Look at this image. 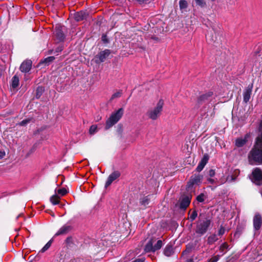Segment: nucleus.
<instances>
[{
    "label": "nucleus",
    "mask_w": 262,
    "mask_h": 262,
    "mask_svg": "<svg viewBox=\"0 0 262 262\" xmlns=\"http://www.w3.org/2000/svg\"><path fill=\"white\" fill-rule=\"evenodd\" d=\"M249 160L251 163L252 162L262 163V140L257 139L256 143L249 155Z\"/></svg>",
    "instance_id": "f257e3e1"
},
{
    "label": "nucleus",
    "mask_w": 262,
    "mask_h": 262,
    "mask_svg": "<svg viewBox=\"0 0 262 262\" xmlns=\"http://www.w3.org/2000/svg\"><path fill=\"white\" fill-rule=\"evenodd\" d=\"M211 224V220L208 218L199 219L196 223L195 232L201 236L204 234L209 229Z\"/></svg>",
    "instance_id": "f03ea898"
},
{
    "label": "nucleus",
    "mask_w": 262,
    "mask_h": 262,
    "mask_svg": "<svg viewBox=\"0 0 262 262\" xmlns=\"http://www.w3.org/2000/svg\"><path fill=\"white\" fill-rule=\"evenodd\" d=\"M163 246V242L161 240L157 241L155 237L149 239L146 244L144 251L145 253L154 252L161 249Z\"/></svg>",
    "instance_id": "7ed1b4c3"
},
{
    "label": "nucleus",
    "mask_w": 262,
    "mask_h": 262,
    "mask_svg": "<svg viewBox=\"0 0 262 262\" xmlns=\"http://www.w3.org/2000/svg\"><path fill=\"white\" fill-rule=\"evenodd\" d=\"M124 110L120 108L117 111L113 113L109 118L106 120L105 129H108L114 125L116 124L121 118L123 115Z\"/></svg>",
    "instance_id": "20e7f679"
},
{
    "label": "nucleus",
    "mask_w": 262,
    "mask_h": 262,
    "mask_svg": "<svg viewBox=\"0 0 262 262\" xmlns=\"http://www.w3.org/2000/svg\"><path fill=\"white\" fill-rule=\"evenodd\" d=\"M163 104V101L162 100H160L155 108L150 109L147 111L146 115L149 118L152 120H156L161 114Z\"/></svg>",
    "instance_id": "39448f33"
},
{
    "label": "nucleus",
    "mask_w": 262,
    "mask_h": 262,
    "mask_svg": "<svg viewBox=\"0 0 262 262\" xmlns=\"http://www.w3.org/2000/svg\"><path fill=\"white\" fill-rule=\"evenodd\" d=\"M252 181L256 185L262 184V171L258 168L254 169L252 172Z\"/></svg>",
    "instance_id": "423d86ee"
},
{
    "label": "nucleus",
    "mask_w": 262,
    "mask_h": 262,
    "mask_svg": "<svg viewBox=\"0 0 262 262\" xmlns=\"http://www.w3.org/2000/svg\"><path fill=\"white\" fill-rule=\"evenodd\" d=\"M253 87V83L249 84L245 89L244 90L243 95V101L245 103H247L250 99L252 93V89Z\"/></svg>",
    "instance_id": "0eeeda50"
},
{
    "label": "nucleus",
    "mask_w": 262,
    "mask_h": 262,
    "mask_svg": "<svg viewBox=\"0 0 262 262\" xmlns=\"http://www.w3.org/2000/svg\"><path fill=\"white\" fill-rule=\"evenodd\" d=\"M110 54L111 51L110 50L108 49H106L104 51L100 52L95 57L96 62L100 63L104 62L106 60V59L108 57Z\"/></svg>",
    "instance_id": "6e6552de"
},
{
    "label": "nucleus",
    "mask_w": 262,
    "mask_h": 262,
    "mask_svg": "<svg viewBox=\"0 0 262 262\" xmlns=\"http://www.w3.org/2000/svg\"><path fill=\"white\" fill-rule=\"evenodd\" d=\"M191 197L190 196H184L180 199V208L185 209L190 204Z\"/></svg>",
    "instance_id": "1a4fd4ad"
},
{
    "label": "nucleus",
    "mask_w": 262,
    "mask_h": 262,
    "mask_svg": "<svg viewBox=\"0 0 262 262\" xmlns=\"http://www.w3.org/2000/svg\"><path fill=\"white\" fill-rule=\"evenodd\" d=\"M32 67V61L31 60H26L22 62L20 66V70L24 73H27L30 71Z\"/></svg>",
    "instance_id": "9d476101"
},
{
    "label": "nucleus",
    "mask_w": 262,
    "mask_h": 262,
    "mask_svg": "<svg viewBox=\"0 0 262 262\" xmlns=\"http://www.w3.org/2000/svg\"><path fill=\"white\" fill-rule=\"evenodd\" d=\"M214 95L212 92H208L201 95L198 101L199 103H202L207 101L211 100L212 98H214Z\"/></svg>",
    "instance_id": "9b49d317"
},
{
    "label": "nucleus",
    "mask_w": 262,
    "mask_h": 262,
    "mask_svg": "<svg viewBox=\"0 0 262 262\" xmlns=\"http://www.w3.org/2000/svg\"><path fill=\"white\" fill-rule=\"evenodd\" d=\"M72 226L70 225L67 224L64 225L58 230L55 235L58 236L67 234L72 230Z\"/></svg>",
    "instance_id": "f8f14e48"
},
{
    "label": "nucleus",
    "mask_w": 262,
    "mask_h": 262,
    "mask_svg": "<svg viewBox=\"0 0 262 262\" xmlns=\"http://www.w3.org/2000/svg\"><path fill=\"white\" fill-rule=\"evenodd\" d=\"M120 176V173L119 171H116L111 173L108 177L107 180L105 183V187H107L110 186L112 183L119 178Z\"/></svg>",
    "instance_id": "ddd939ff"
},
{
    "label": "nucleus",
    "mask_w": 262,
    "mask_h": 262,
    "mask_svg": "<svg viewBox=\"0 0 262 262\" xmlns=\"http://www.w3.org/2000/svg\"><path fill=\"white\" fill-rule=\"evenodd\" d=\"M209 160V156L207 154H205L204 155L203 158L202 159L201 161L199 162L196 168V170L198 172H200L203 170L207 163L208 162Z\"/></svg>",
    "instance_id": "4468645a"
},
{
    "label": "nucleus",
    "mask_w": 262,
    "mask_h": 262,
    "mask_svg": "<svg viewBox=\"0 0 262 262\" xmlns=\"http://www.w3.org/2000/svg\"><path fill=\"white\" fill-rule=\"evenodd\" d=\"M262 219L260 214H257L253 219V226L255 230H259L261 226Z\"/></svg>",
    "instance_id": "2eb2a0df"
},
{
    "label": "nucleus",
    "mask_w": 262,
    "mask_h": 262,
    "mask_svg": "<svg viewBox=\"0 0 262 262\" xmlns=\"http://www.w3.org/2000/svg\"><path fill=\"white\" fill-rule=\"evenodd\" d=\"M250 135L246 134L244 138H237L235 141V145L237 147H240L243 146L247 141L248 138Z\"/></svg>",
    "instance_id": "dca6fc26"
},
{
    "label": "nucleus",
    "mask_w": 262,
    "mask_h": 262,
    "mask_svg": "<svg viewBox=\"0 0 262 262\" xmlns=\"http://www.w3.org/2000/svg\"><path fill=\"white\" fill-rule=\"evenodd\" d=\"M87 16V13L84 11H79L74 14L75 19L77 21H81L85 19Z\"/></svg>",
    "instance_id": "f3484780"
},
{
    "label": "nucleus",
    "mask_w": 262,
    "mask_h": 262,
    "mask_svg": "<svg viewBox=\"0 0 262 262\" xmlns=\"http://www.w3.org/2000/svg\"><path fill=\"white\" fill-rule=\"evenodd\" d=\"M164 254L166 256H170L172 255L174 253L173 248L172 247V246L171 245H167L165 247L164 250Z\"/></svg>",
    "instance_id": "a211bd4d"
},
{
    "label": "nucleus",
    "mask_w": 262,
    "mask_h": 262,
    "mask_svg": "<svg viewBox=\"0 0 262 262\" xmlns=\"http://www.w3.org/2000/svg\"><path fill=\"white\" fill-rule=\"evenodd\" d=\"M202 178V176L199 174L193 176L191 177L189 183H190V185L198 184L201 182Z\"/></svg>",
    "instance_id": "6ab92c4d"
},
{
    "label": "nucleus",
    "mask_w": 262,
    "mask_h": 262,
    "mask_svg": "<svg viewBox=\"0 0 262 262\" xmlns=\"http://www.w3.org/2000/svg\"><path fill=\"white\" fill-rule=\"evenodd\" d=\"M19 83V78L17 75H14L11 80V86L13 89L16 88Z\"/></svg>",
    "instance_id": "aec40b11"
},
{
    "label": "nucleus",
    "mask_w": 262,
    "mask_h": 262,
    "mask_svg": "<svg viewBox=\"0 0 262 262\" xmlns=\"http://www.w3.org/2000/svg\"><path fill=\"white\" fill-rule=\"evenodd\" d=\"M149 203V198L148 196H143L140 199V204L144 206H146Z\"/></svg>",
    "instance_id": "412c9836"
},
{
    "label": "nucleus",
    "mask_w": 262,
    "mask_h": 262,
    "mask_svg": "<svg viewBox=\"0 0 262 262\" xmlns=\"http://www.w3.org/2000/svg\"><path fill=\"white\" fill-rule=\"evenodd\" d=\"M218 240L217 235L215 234L210 235L208 237L207 242L209 244H212Z\"/></svg>",
    "instance_id": "4be33fe9"
},
{
    "label": "nucleus",
    "mask_w": 262,
    "mask_h": 262,
    "mask_svg": "<svg viewBox=\"0 0 262 262\" xmlns=\"http://www.w3.org/2000/svg\"><path fill=\"white\" fill-rule=\"evenodd\" d=\"M179 6L181 10L185 9L188 7V3L185 0H180L179 2Z\"/></svg>",
    "instance_id": "5701e85b"
},
{
    "label": "nucleus",
    "mask_w": 262,
    "mask_h": 262,
    "mask_svg": "<svg viewBox=\"0 0 262 262\" xmlns=\"http://www.w3.org/2000/svg\"><path fill=\"white\" fill-rule=\"evenodd\" d=\"M50 201L53 205H56L59 202V197L57 195H54L51 197Z\"/></svg>",
    "instance_id": "b1692460"
},
{
    "label": "nucleus",
    "mask_w": 262,
    "mask_h": 262,
    "mask_svg": "<svg viewBox=\"0 0 262 262\" xmlns=\"http://www.w3.org/2000/svg\"><path fill=\"white\" fill-rule=\"evenodd\" d=\"M44 91V89L42 86H38L36 89V97L39 98L42 95Z\"/></svg>",
    "instance_id": "393cba45"
},
{
    "label": "nucleus",
    "mask_w": 262,
    "mask_h": 262,
    "mask_svg": "<svg viewBox=\"0 0 262 262\" xmlns=\"http://www.w3.org/2000/svg\"><path fill=\"white\" fill-rule=\"evenodd\" d=\"M52 243V241L50 240L45 245V246L40 250V252L43 253L46 251L49 248L51 247Z\"/></svg>",
    "instance_id": "a878e982"
},
{
    "label": "nucleus",
    "mask_w": 262,
    "mask_h": 262,
    "mask_svg": "<svg viewBox=\"0 0 262 262\" xmlns=\"http://www.w3.org/2000/svg\"><path fill=\"white\" fill-rule=\"evenodd\" d=\"M206 196L203 193L197 196L196 200L198 202L202 203L206 199Z\"/></svg>",
    "instance_id": "bb28decb"
},
{
    "label": "nucleus",
    "mask_w": 262,
    "mask_h": 262,
    "mask_svg": "<svg viewBox=\"0 0 262 262\" xmlns=\"http://www.w3.org/2000/svg\"><path fill=\"white\" fill-rule=\"evenodd\" d=\"M56 36L59 41H62L64 39V34L60 31H57Z\"/></svg>",
    "instance_id": "cd10ccee"
},
{
    "label": "nucleus",
    "mask_w": 262,
    "mask_h": 262,
    "mask_svg": "<svg viewBox=\"0 0 262 262\" xmlns=\"http://www.w3.org/2000/svg\"><path fill=\"white\" fill-rule=\"evenodd\" d=\"M195 1L196 5L202 8H204L206 6V2L204 0H195Z\"/></svg>",
    "instance_id": "c85d7f7f"
},
{
    "label": "nucleus",
    "mask_w": 262,
    "mask_h": 262,
    "mask_svg": "<svg viewBox=\"0 0 262 262\" xmlns=\"http://www.w3.org/2000/svg\"><path fill=\"white\" fill-rule=\"evenodd\" d=\"M97 132V126L95 125H92L89 130V133L91 135L94 134Z\"/></svg>",
    "instance_id": "c756f323"
},
{
    "label": "nucleus",
    "mask_w": 262,
    "mask_h": 262,
    "mask_svg": "<svg viewBox=\"0 0 262 262\" xmlns=\"http://www.w3.org/2000/svg\"><path fill=\"white\" fill-rule=\"evenodd\" d=\"M235 179V178H234L233 176H228L226 180H222L221 182H220V184H224L226 181L232 182L234 181Z\"/></svg>",
    "instance_id": "7c9ffc66"
},
{
    "label": "nucleus",
    "mask_w": 262,
    "mask_h": 262,
    "mask_svg": "<svg viewBox=\"0 0 262 262\" xmlns=\"http://www.w3.org/2000/svg\"><path fill=\"white\" fill-rule=\"evenodd\" d=\"M198 215V212L196 210H193L192 213L190 214L189 218L190 219L193 221H194Z\"/></svg>",
    "instance_id": "2f4dec72"
},
{
    "label": "nucleus",
    "mask_w": 262,
    "mask_h": 262,
    "mask_svg": "<svg viewBox=\"0 0 262 262\" xmlns=\"http://www.w3.org/2000/svg\"><path fill=\"white\" fill-rule=\"evenodd\" d=\"M31 121V119H26L23 120L22 121L19 122L18 124L20 126H25L27 124L30 123Z\"/></svg>",
    "instance_id": "473e14b6"
},
{
    "label": "nucleus",
    "mask_w": 262,
    "mask_h": 262,
    "mask_svg": "<svg viewBox=\"0 0 262 262\" xmlns=\"http://www.w3.org/2000/svg\"><path fill=\"white\" fill-rule=\"evenodd\" d=\"M57 192L58 194H60L61 196H63L67 193V190L66 188H62L58 189Z\"/></svg>",
    "instance_id": "72a5a7b5"
},
{
    "label": "nucleus",
    "mask_w": 262,
    "mask_h": 262,
    "mask_svg": "<svg viewBox=\"0 0 262 262\" xmlns=\"http://www.w3.org/2000/svg\"><path fill=\"white\" fill-rule=\"evenodd\" d=\"M121 94H122V93H121V91H118V92H117L116 93H115L112 96L111 99L113 100V99L117 98H119V97H121Z\"/></svg>",
    "instance_id": "f704fd0d"
},
{
    "label": "nucleus",
    "mask_w": 262,
    "mask_h": 262,
    "mask_svg": "<svg viewBox=\"0 0 262 262\" xmlns=\"http://www.w3.org/2000/svg\"><path fill=\"white\" fill-rule=\"evenodd\" d=\"M55 58L53 56H50L45 58L43 60V62L46 63H49L54 60Z\"/></svg>",
    "instance_id": "c9c22d12"
},
{
    "label": "nucleus",
    "mask_w": 262,
    "mask_h": 262,
    "mask_svg": "<svg viewBox=\"0 0 262 262\" xmlns=\"http://www.w3.org/2000/svg\"><path fill=\"white\" fill-rule=\"evenodd\" d=\"M220 256L216 255L209 259L208 262H217L219 259Z\"/></svg>",
    "instance_id": "e433bc0d"
},
{
    "label": "nucleus",
    "mask_w": 262,
    "mask_h": 262,
    "mask_svg": "<svg viewBox=\"0 0 262 262\" xmlns=\"http://www.w3.org/2000/svg\"><path fill=\"white\" fill-rule=\"evenodd\" d=\"M225 228L221 226L219 230L218 234L219 235H223L225 233Z\"/></svg>",
    "instance_id": "4c0bfd02"
},
{
    "label": "nucleus",
    "mask_w": 262,
    "mask_h": 262,
    "mask_svg": "<svg viewBox=\"0 0 262 262\" xmlns=\"http://www.w3.org/2000/svg\"><path fill=\"white\" fill-rule=\"evenodd\" d=\"M145 261L144 258H137L133 262H144Z\"/></svg>",
    "instance_id": "58836bf2"
},
{
    "label": "nucleus",
    "mask_w": 262,
    "mask_h": 262,
    "mask_svg": "<svg viewBox=\"0 0 262 262\" xmlns=\"http://www.w3.org/2000/svg\"><path fill=\"white\" fill-rule=\"evenodd\" d=\"M6 154L5 152L4 151H0V160L4 158Z\"/></svg>",
    "instance_id": "ea45409f"
},
{
    "label": "nucleus",
    "mask_w": 262,
    "mask_h": 262,
    "mask_svg": "<svg viewBox=\"0 0 262 262\" xmlns=\"http://www.w3.org/2000/svg\"><path fill=\"white\" fill-rule=\"evenodd\" d=\"M215 174V171L214 170L211 169L209 170V176L211 177H213Z\"/></svg>",
    "instance_id": "a19ab883"
},
{
    "label": "nucleus",
    "mask_w": 262,
    "mask_h": 262,
    "mask_svg": "<svg viewBox=\"0 0 262 262\" xmlns=\"http://www.w3.org/2000/svg\"><path fill=\"white\" fill-rule=\"evenodd\" d=\"M102 40L104 42H107V39L106 38V36L105 35H103L102 37Z\"/></svg>",
    "instance_id": "79ce46f5"
},
{
    "label": "nucleus",
    "mask_w": 262,
    "mask_h": 262,
    "mask_svg": "<svg viewBox=\"0 0 262 262\" xmlns=\"http://www.w3.org/2000/svg\"><path fill=\"white\" fill-rule=\"evenodd\" d=\"M227 247V245L226 244V243H224L222 245V246H221V248H226Z\"/></svg>",
    "instance_id": "37998d69"
},
{
    "label": "nucleus",
    "mask_w": 262,
    "mask_h": 262,
    "mask_svg": "<svg viewBox=\"0 0 262 262\" xmlns=\"http://www.w3.org/2000/svg\"><path fill=\"white\" fill-rule=\"evenodd\" d=\"M208 181H209L210 183L212 184V183H213V182H214V180H213L212 179L210 178V179H208Z\"/></svg>",
    "instance_id": "c03bdc74"
}]
</instances>
